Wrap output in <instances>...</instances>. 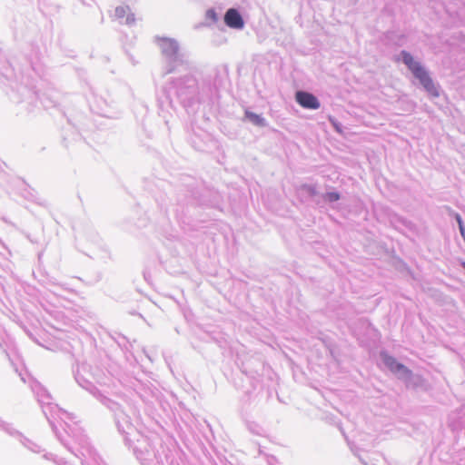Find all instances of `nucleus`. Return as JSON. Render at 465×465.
I'll use <instances>...</instances> for the list:
<instances>
[{
	"label": "nucleus",
	"mask_w": 465,
	"mask_h": 465,
	"mask_svg": "<svg viewBox=\"0 0 465 465\" xmlns=\"http://www.w3.org/2000/svg\"><path fill=\"white\" fill-rule=\"evenodd\" d=\"M134 453L143 465H180L176 452L158 439L152 444L149 439L138 440Z\"/></svg>",
	"instance_id": "obj_5"
},
{
	"label": "nucleus",
	"mask_w": 465,
	"mask_h": 465,
	"mask_svg": "<svg viewBox=\"0 0 465 465\" xmlns=\"http://www.w3.org/2000/svg\"><path fill=\"white\" fill-rule=\"evenodd\" d=\"M158 204L161 208V210L165 213L167 214L168 213V210H169V206L168 204L165 203V199H161L160 201L158 200Z\"/></svg>",
	"instance_id": "obj_23"
},
{
	"label": "nucleus",
	"mask_w": 465,
	"mask_h": 465,
	"mask_svg": "<svg viewBox=\"0 0 465 465\" xmlns=\"http://www.w3.org/2000/svg\"><path fill=\"white\" fill-rule=\"evenodd\" d=\"M380 358L384 366L393 373L398 380L402 376V374L408 369L407 366L399 362L397 359L391 355H390L387 351H381L380 352Z\"/></svg>",
	"instance_id": "obj_12"
},
{
	"label": "nucleus",
	"mask_w": 465,
	"mask_h": 465,
	"mask_svg": "<svg viewBox=\"0 0 465 465\" xmlns=\"http://www.w3.org/2000/svg\"><path fill=\"white\" fill-rule=\"evenodd\" d=\"M454 218H455V221L457 222L458 223V226H460V224H464L463 223V220H462V217L460 216V214H459L458 213H456L454 214Z\"/></svg>",
	"instance_id": "obj_26"
},
{
	"label": "nucleus",
	"mask_w": 465,
	"mask_h": 465,
	"mask_svg": "<svg viewBox=\"0 0 465 465\" xmlns=\"http://www.w3.org/2000/svg\"><path fill=\"white\" fill-rule=\"evenodd\" d=\"M174 102L178 103L188 114H193L208 98L203 95V84L196 77L187 74L179 77H172L163 89L162 95L157 96L158 114L165 124H169L168 108L175 109Z\"/></svg>",
	"instance_id": "obj_3"
},
{
	"label": "nucleus",
	"mask_w": 465,
	"mask_h": 465,
	"mask_svg": "<svg viewBox=\"0 0 465 465\" xmlns=\"http://www.w3.org/2000/svg\"><path fill=\"white\" fill-rule=\"evenodd\" d=\"M114 15L121 24L133 25L135 22L134 14L131 12L128 5L117 6L114 10Z\"/></svg>",
	"instance_id": "obj_17"
},
{
	"label": "nucleus",
	"mask_w": 465,
	"mask_h": 465,
	"mask_svg": "<svg viewBox=\"0 0 465 465\" xmlns=\"http://www.w3.org/2000/svg\"><path fill=\"white\" fill-rule=\"evenodd\" d=\"M0 429L5 431L7 434L16 437L19 439L21 443L30 449L32 451L37 452L38 446L33 442H31L28 439H26L21 432L15 430L12 424L5 422L0 418Z\"/></svg>",
	"instance_id": "obj_15"
},
{
	"label": "nucleus",
	"mask_w": 465,
	"mask_h": 465,
	"mask_svg": "<svg viewBox=\"0 0 465 465\" xmlns=\"http://www.w3.org/2000/svg\"><path fill=\"white\" fill-rule=\"evenodd\" d=\"M75 381L81 386L83 389L89 391L95 399H97L102 404L104 403V399H108L104 393L101 392L99 389L96 388L95 385L93 384L92 381H88L82 375L79 371L74 372Z\"/></svg>",
	"instance_id": "obj_14"
},
{
	"label": "nucleus",
	"mask_w": 465,
	"mask_h": 465,
	"mask_svg": "<svg viewBox=\"0 0 465 465\" xmlns=\"http://www.w3.org/2000/svg\"><path fill=\"white\" fill-rule=\"evenodd\" d=\"M243 121L261 128H264L269 125L268 121L262 114H257L249 109L244 112Z\"/></svg>",
	"instance_id": "obj_18"
},
{
	"label": "nucleus",
	"mask_w": 465,
	"mask_h": 465,
	"mask_svg": "<svg viewBox=\"0 0 465 465\" xmlns=\"http://www.w3.org/2000/svg\"><path fill=\"white\" fill-rule=\"evenodd\" d=\"M154 43L161 51L162 76L190 71L193 68L189 54L181 48L176 39L156 35Z\"/></svg>",
	"instance_id": "obj_4"
},
{
	"label": "nucleus",
	"mask_w": 465,
	"mask_h": 465,
	"mask_svg": "<svg viewBox=\"0 0 465 465\" xmlns=\"http://www.w3.org/2000/svg\"><path fill=\"white\" fill-rule=\"evenodd\" d=\"M43 285H55L56 282L54 278L46 276L45 279L41 280Z\"/></svg>",
	"instance_id": "obj_25"
},
{
	"label": "nucleus",
	"mask_w": 465,
	"mask_h": 465,
	"mask_svg": "<svg viewBox=\"0 0 465 465\" xmlns=\"http://www.w3.org/2000/svg\"><path fill=\"white\" fill-rule=\"evenodd\" d=\"M322 198L326 203H335L341 199V193L338 192H327L322 194Z\"/></svg>",
	"instance_id": "obj_21"
},
{
	"label": "nucleus",
	"mask_w": 465,
	"mask_h": 465,
	"mask_svg": "<svg viewBox=\"0 0 465 465\" xmlns=\"http://www.w3.org/2000/svg\"><path fill=\"white\" fill-rule=\"evenodd\" d=\"M227 74L226 66L215 67L212 74L202 80L203 95L208 98V103L214 104L219 99V90L223 85Z\"/></svg>",
	"instance_id": "obj_8"
},
{
	"label": "nucleus",
	"mask_w": 465,
	"mask_h": 465,
	"mask_svg": "<svg viewBox=\"0 0 465 465\" xmlns=\"http://www.w3.org/2000/svg\"><path fill=\"white\" fill-rule=\"evenodd\" d=\"M460 266L465 270V261L460 262Z\"/></svg>",
	"instance_id": "obj_30"
},
{
	"label": "nucleus",
	"mask_w": 465,
	"mask_h": 465,
	"mask_svg": "<svg viewBox=\"0 0 465 465\" xmlns=\"http://www.w3.org/2000/svg\"><path fill=\"white\" fill-rule=\"evenodd\" d=\"M458 227H459V231H460V233L461 237L465 241V225L464 224H460V226H458Z\"/></svg>",
	"instance_id": "obj_27"
},
{
	"label": "nucleus",
	"mask_w": 465,
	"mask_h": 465,
	"mask_svg": "<svg viewBox=\"0 0 465 465\" xmlns=\"http://www.w3.org/2000/svg\"><path fill=\"white\" fill-rule=\"evenodd\" d=\"M43 69L40 64L26 61L25 65L16 74L13 64L0 54V75L5 78L10 86L8 96L10 100L19 106L20 113L27 114L35 113L40 103L44 108L49 109L58 104L56 94L48 92L39 95L37 88L38 79L42 77Z\"/></svg>",
	"instance_id": "obj_1"
},
{
	"label": "nucleus",
	"mask_w": 465,
	"mask_h": 465,
	"mask_svg": "<svg viewBox=\"0 0 465 465\" xmlns=\"http://www.w3.org/2000/svg\"><path fill=\"white\" fill-rule=\"evenodd\" d=\"M197 192L193 188H181L176 196V203L173 212L177 218H182L189 211L190 207L199 204Z\"/></svg>",
	"instance_id": "obj_9"
},
{
	"label": "nucleus",
	"mask_w": 465,
	"mask_h": 465,
	"mask_svg": "<svg viewBox=\"0 0 465 465\" xmlns=\"http://www.w3.org/2000/svg\"><path fill=\"white\" fill-rule=\"evenodd\" d=\"M45 457L47 459V460H54L55 463H57L58 465H63L64 464L65 462L63 460V459H59V460H56V456L52 454V453H49V454H46L45 455Z\"/></svg>",
	"instance_id": "obj_24"
},
{
	"label": "nucleus",
	"mask_w": 465,
	"mask_h": 465,
	"mask_svg": "<svg viewBox=\"0 0 465 465\" xmlns=\"http://www.w3.org/2000/svg\"><path fill=\"white\" fill-rule=\"evenodd\" d=\"M262 362L258 358L251 357L245 361H242L240 369L243 374H245L251 381L253 389H256L255 383L260 381L259 371L262 370Z\"/></svg>",
	"instance_id": "obj_10"
},
{
	"label": "nucleus",
	"mask_w": 465,
	"mask_h": 465,
	"mask_svg": "<svg viewBox=\"0 0 465 465\" xmlns=\"http://www.w3.org/2000/svg\"><path fill=\"white\" fill-rule=\"evenodd\" d=\"M400 381H401L405 384V387L407 389H411V390H416V391L417 390H421V391L428 390L427 381L420 374L414 373L409 368L400 378Z\"/></svg>",
	"instance_id": "obj_11"
},
{
	"label": "nucleus",
	"mask_w": 465,
	"mask_h": 465,
	"mask_svg": "<svg viewBox=\"0 0 465 465\" xmlns=\"http://www.w3.org/2000/svg\"><path fill=\"white\" fill-rule=\"evenodd\" d=\"M189 141L192 143L193 147L197 151L204 150V143L203 140L197 134H190Z\"/></svg>",
	"instance_id": "obj_20"
},
{
	"label": "nucleus",
	"mask_w": 465,
	"mask_h": 465,
	"mask_svg": "<svg viewBox=\"0 0 465 465\" xmlns=\"http://www.w3.org/2000/svg\"><path fill=\"white\" fill-rule=\"evenodd\" d=\"M399 222H401L404 226H408L409 225V222H407L406 220L402 219V218H398L397 219Z\"/></svg>",
	"instance_id": "obj_29"
},
{
	"label": "nucleus",
	"mask_w": 465,
	"mask_h": 465,
	"mask_svg": "<svg viewBox=\"0 0 465 465\" xmlns=\"http://www.w3.org/2000/svg\"><path fill=\"white\" fill-rule=\"evenodd\" d=\"M295 100L299 105L305 109L316 110L321 106V103L317 96L307 91H297L295 94Z\"/></svg>",
	"instance_id": "obj_13"
},
{
	"label": "nucleus",
	"mask_w": 465,
	"mask_h": 465,
	"mask_svg": "<svg viewBox=\"0 0 465 465\" xmlns=\"http://www.w3.org/2000/svg\"><path fill=\"white\" fill-rule=\"evenodd\" d=\"M297 193L302 201H309L318 195V191L315 185L305 183L297 189Z\"/></svg>",
	"instance_id": "obj_19"
},
{
	"label": "nucleus",
	"mask_w": 465,
	"mask_h": 465,
	"mask_svg": "<svg viewBox=\"0 0 465 465\" xmlns=\"http://www.w3.org/2000/svg\"><path fill=\"white\" fill-rule=\"evenodd\" d=\"M394 60L401 62L408 68L429 95L431 97L440 96V86L434 83L429 70L420 62L415 61L410 52L401 50L399 54L395 55Z\"/></svg>",
	"instance_id": "obj_6"
},
{
	"label": "nucleus",
	"mask_w": 465,
	"mask_h": 465,
	"mask_svg": "<svg viewBox=\"0 0 465 465\" xmlns=\"http://www.w3.org/2000/svg\"><path fill=\"white\" fill-rule=\"evenodd\" d=\"M31 389L38 401V403L42 407L43 413L46 420H48L52 430L60 440V442L70 450L75 457H77L82 464L87 462L88 460H95L97 453L95 450L91 446L88 438L85 434H84L83 430L77 426H72L65 422V432L71 436L74 441L77 443L78 448H74L71 446L61 435L58 431L57 427L55 426L53 418L54 415H57L59 418L68 419L70 420H74V415L72 413L67 412L66 411L59 408L57 404L51 402L52 396L47 391V390L42 386L38 381H34L31 382Z\"/></svg>",
	"instance_id": "obj_2"
},
{
	"label": "nucleus",
	"mask_w": 465,
	"mask_h": 465,
	"mask_svg": "<svg viewBox=\"0 0 465 465\" xmlns=\"http://www.w3.org/2000/svg\"><path fill=\"white\" fill-rule=\"evenodd\" d=\"M223 20L230 28L242 29L244 26L243 18L236 8H229L224 14Z\"/></svg>",
	"instance_id": "obj_16"
},
{
	"label": "nucleus",
	"mask_w": 465,
	"mask_h": 465,
	"mask_svg": "<svg viewBox=\"0 0 465 465\" xmlns=\"http://www.w3.org/2000/svg\"><path fill=\"white\" fill-rule=\"evenodd\" d=\"M103 401V405L113 413L117 430L124 436L125 444L131 447L129 435H132L135 430V428L131 421V418L125 413L118 402L110 398L104 399Z\"/></svg>",
	"instance_id": "obj_7"
},
{
	"label": "nucleus",
	"mask_w": 465,
	"mask_h": 465,
	"mask_svg": "<svg viewBox=\"0 0 465 465\" xmlns=\"http://www.w3.org/2000/svg\"><path fill=\"white\" fill-rule=\"evenodd\" d=\"M206 17L213 20V22L218 20V15L214 9H208L206 12Z\"/></svg>",
	"instance_id": "obj_22"
},
{
	"label": "nucleus",
	"mask_w": 465,
	"mask_h": 465,
	"mask_svg": "<svg viewBox=\"0 0 465 465\" xmlns=\"http://www.w3.org/2000/svg\"><path fill=\"white\" fill-rule=\"evenodd\" d=\"M245 395H246V397H247V401H252V393L250 391H247L245 392Z\"/></svg>",
	"instance_id": "obj_28"
}]
</instances>
